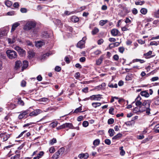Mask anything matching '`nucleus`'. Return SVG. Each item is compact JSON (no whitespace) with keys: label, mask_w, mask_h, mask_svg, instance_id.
<instances>
[{"label":"nucleus","mask_w":159,"mask_h":159,"mask_svg":"<svg viewBox=\"0 0 159 159\" xmlns=\"http://www.w3.org/2000/svg\"><path fill=\"white\" fill-rule=\"evenodd\" d=\"M36 25L35 22L28 21L24 26L23 29L25 31H28L34 28Z\"/></svg>","instance_id":"nucleus-1"},{"label":"nucleus","mask_w":159,"mask_h":159,"mask_svg":"<svg viewBox=\"0 0 159 159\" xmlns=\"http://www.w3.org/2000/svg\"><path fill=\"white\" fill-rule=\"evenodd\" d=\"M6 53L7 57L10 59H13L16 58L17 57L16 52L13 50H8L6 52Z\"/></svg>","instance_id":"nucleus-2"},{"label":"nucleus","mask_w":159,"mask_h":159,"mask_svg":"<svg viewBox=\"0 0 159 159\" xmlns=\"http://www.w3.org/2000/svg\"><path fill=\"white\" fill-rule=\"evenodd\" d=\"M102 95L101 94L93 95L90 96L89 98V99H90L91 100L94 101H100L101 99L102 98Z\"/></svg>","instance_id":"nucleus-3"},{"label":"nucleus","mask_w":159,"mask_h":159,"mask_svg":"<svg viewBox=\"0 0 159 159\" xmlns=\"http://www.w3.org/2000/svg\"><path fill=\"white\" fill-rule=\"evenodd\" d=\"M86 39L85 37L83 38L82 40L80 41L77 44V47L80 48H83L84 47L85 43V41Z\"/></svg>","instance_id":"nucleus-4"},{"label":"nucleus","mask_w":159,"mask_h":159,"mask_svg":"<svg viewBox=\"0 0 159 159\" xmlns=\"http://www.w3.org/2000/svg\"><path fill=\"white\" fill-rule=\"evenodd\" d=\"M42 112V111L41 110L39 109H36L30 113L29 116L32 117L35 116Z\"/></svg>","instance_id":"nucleus-5"},{"label":"nucleus","mask_w":159,"mask_h":159,"mask_svg":"<svg viewBox=\"0 0 159 159\" xmlns=\"http://www.w3.org/2000/svg\"><path fill=\"white\" fill-rule=\"evenodd\" d=\"M29 113V111L26 110L21 111L18 116V118L19 119H21L24 118L25 116Z\"/></svg>","instance_id":"nucleus-6"},{"label":"nucleus","mask_w":159,"mask_h":159,"mask_svg":"<svg viewBox=\"0 0 159 159\" xmlns=\"http://www.w3.org/2000/svg\"><path fill=\"white\" fill-rule=\"evenodd\" d=\"M14 49L18 52L20 55L23 56L25 54V50L18 46H16L14 47Z\"/></svg>","instance_id":"nucleus-7"},{"label":"nucleus","mask_w":159,"mask_h":159,"mask_svg":"<svg viewBox=\"0 0 159 159\" xmlns=\"http://www.w3.org/2000/svg\"><path fill=\"white\" fill-rule=\"evenodd\" d=\"M143 105L145 106V107L147 109L146 113L148 114H149V101L148 100L145 101L143 103Z\"/></svg>","instance_id":"nucleus-8"},{"label":"nucleus","mask_w":159,"mask_h":159,"mask_svg":"<svg viewBox=\"0 0 159 159\" xmlns=\"http://www.w3.org/2000/svg\"><path fill=\"white\" fill-rule=\"evenodd\" d=\"M16 40V37L13 36L11 38H8L7 39V41L10 44H13L15 42Z\"/></svg>","instance_id":"nucleus-9"},{"label":"nucleus","mask_w":159,"mask_h":159,"mask_svg":"<svg viewBox=\"0 0 159 159\" xmlns=\"http://www.w3.org/2000/svg\"><path fill=\"white\" fill-rule=\"evenodd\" d=\"M44 44V43L42 41H39L35 42V46L38 48L41 47Z\"/></svg>","instance_id":"nucleus-10"},{"label":"nucleus","mask_w":159,"mask_h":159,"mask_svg":"<svg viewBox=\"0 0 159 159\" xmlns=\"http://www.w3.org/2000/svg\"><path fill=\"white\" fill-rule=\"evenodd\" d=\"M141 99V98L140 95H139L135 99V101H136L135 103L136 106H139L141 105L142 102L140 101Z\"/></svg>","instance_id":"nucleus-11"},{"label":"nucleus","mask_w":159,"mask_h":159,"mask_svg":"<svg viewBox=\"0 0 159 159\" xmlns=\"http://www.w3.org/2000/svg\"><path fill=\"white\" fill-rule=\"evenodd\" d=\"M20 25V24L18 22H16L13 24L12 26L11 29V32H13Z\"/></svg>","instance_id":"nucleus-12"},{"label":"nucleus","mask_w":159,"mask_h":159,"mask_svg":"<svg viewBox=\"0 0 159 159\" xmlns=\"http://www.w3.org/2000/svg\"><path fill=\"white\" fill-rule=\"evenodd\" d=\"M78 157L80 159H87L89 157L88 154H80L78 156Z\"/></svg>","instance_id":"nucleus-13"},{"label":"nucleus","mask_w":159,"mask_h":159,"mask_svg":"<svg viewBox=\"0 0 159 159\" xmlns=\"http://www.w3.org/2000/svg\"><path fill=\"white\" fill-rule=\"evenodd\" d=\"M104 58V55H102L101 56L99 59L97 60L96 61V64L97 65H99L102 63L103 59Z\"/></svg>","instance_id":"nucleus-14"},{"label":"nucleus","mask_w":159,"mask_h":159,"mask_svg":"<svg viewBox=\"0 0 159 159\" xmlns=\"http://www.w3.org/2000/svg\"><path fill=\"white\" fill-rule=\"evenodd\" d=\"M119 31L116 29H113L111 31V33L113 36H117L118 33Z\"/></svg>","instance_id":"nucleus-15"},{"label":"nucleus","mask_w":159,"mask_h":159,"mask_svg":"<svg viewBox=\"0 0 159 159\" xmlns=\"http://www.w3.org/2000/svg\"><path fill=\"white\" fill-rule=\"evenodd\" d=\"M28 62L27 61H23V65L22 68L21 70L23 71L28 66Z\"/></svg>","instance_id":"nucleus-16"},{"label":"nucleus","mask_w":159,"mask_h":159,"mask_svg":"<svg viewBox=\"0 0 159 159\" xmlns=\"http://www.w3.org/2000/svg\"><path fill=\"white\" fill-rule=\"evenodd\" d=\"M10 137V134H7L6 133H3V141H7Z\"/></svg>","instance_id":"nucleus-17"},{"label":"nucleus","mask_w":159,"mask_h":159,"mask_svg":"<svg viewBox=\"0 0 159 159\" xmlns=\"http://www.w3.org/2000/svg\"><path fill=\"white\" fill-rule=\"evenodd\" d=\"M64 128H69L70 129H71L73 125L71 123H66L63 124Z\"/></svg>","instance_id":"nucleus-18"},{"label":"nucleus","mask_w":159,"mask_h":159,"mask_svg":"<svg viewBox=\"0 0 159 159\" xmlns=\"http://www.w3.org/2000/svg\"><path fill=\"white\" fill-rule=\"evenodd\" d=\"M21 64L20 61H17L16 62L15 68L17 69L20 67V65Z\"/></svg>","instance_id":"nucleus-19"},{"label":"nucleus","mask_w":159,"mask_h":159,"mask_svg":"<svg viewBox=\"0 0 159 159\" xmlns=\"http://www.w3.org/2000/svg\"><path fill=\"white\" fill-rule=\"evenodd\" d=\"M140 94L141 96L145 97H148L149 96V94L148 92L146 91H144L141 92Z\"/></svg>","instance_id":"nucleus-20"},{"label":"nucleus","mask_w":159,"mask_h":159,"mask_svg":"<svg viewBox=\"0 0 159 159\" xmlns=\"http://www.w3.org/2000/svg\"><path fill=\"white\" fill-rule=\"evenodd\" d=\"M28 58L30 59L32 58L34 56V53L32 51H29L28 52Z\"/></svg>","instance_id":"nucleus-21"},{"label":"nucleus","mask_w":159,"mask_h":159,"mask_svg":"<svg viewBox=\"0 0 159 159\" xmlns=\"http://www.w3.org/2000/svg\"><path fill=\"white\" fill-rule=\"evenodd\" d=\"M92 105L94 107L96 108L100 106L101 105V103L100 102H95L92 103Z\"/></svg>","instance_id":"nucleus-22"},{"label":"nucleus","mask_w":159,"mask_h":159,"mask_svg":"<svg viewBox=\"0 0 159 159\" xmlns=\"http://www.w3.org/2000/svg\"><path fill=\"white\" fill-rule=\"evenodd\" d=\"M122 136V134L121 133H119L114 136L112 138V139L117 140L118 139L120 138Z\"/></svg>","instance_id":"nucleus-23"},{"label":"nucleus","mask_w":159,"mask_h":159,"mask_svg":"<svg viewBox=\"0 0 159 159\" xmlns=\"http://www.w3.org/2000/svg\"><path fill=\"white\" fill-rule=\"evenodd\" d=\"M79 20V18L75 16H73L71 17V20L73 22H77Z\"/></svg>","instance_id":"nucleus-24"},{"label":"nucleus","mask_w":159,"mask_h":159,"mask_svg":"<svg viewBox=\"0 0 159 159\" xmlns=\"http://www.w3.org/2000/svg\"><path fill=\"white\" fill-rule=\"evenodd\" d=\"M65 150V149L63 147H62L59 149L57 152L59 154V155H62L64 153V151Z\"/></svg>","instance_id":"nucleus-25"},{"label":"nucleus","mask_w":159,"mask_h":159,"mask_svg":"<svg viewBox=\"0 0 159 159\" xmlns=\"http://www.w3.org/2000/svg\"><path fill=\"white\" fill-rule=\"evenodd\" d=\"M82 110V107L80 106L78 108H77L73 112V113H77L79 112H82V111H81Z\"/></svg>","instance_id":"nucleus-26"},{"label":"nucleus","mask_w":159,"mask_h":159,"mask_svg":"<svg viewBox=\"0 0 159 159\" xmlns=\"http://www.w3.org/2000/svg\"><path fill=\"white\" fill-rule=\"evenodd\" d=\"M99 32V29L96 27L94 28L92 32V33L93 35H95Z\"/></svg>","instance_id":"nucleus-27"},{"label":"nucleus","mask_w":159,"mask_h":159,"mask_svg":"<svg viewBox=\"0 0 159 159\" xmlns=\"http://www.w3.org/2000/svg\"><path fill=\"white\" fill-rule=\"evenodd\" d=\"M100 141L99 139H97L94 140L93 144L94 146H98L100 143Z\"/></svg>","instance_id":"nucleus-28"},{"label":"nucleus","mask_w":159,"mask_h":159,"mask_svg":"<svg viewBox=\"0 0 159 159\" xmlns=\"http://www.w3.org/2000/svg\"><path fill=\"white\" fill-rule=\"evenodd\" d=\"M59 154L56 152L52 156V158L53 159H57L59 155Z\"/></svg>","instance_id":"nucleus-29"},{"label":"nucleus","mask_w":159,"mask_h":159,"mask_svg":"<svg viewBox=\"0 0 159 159\" xmlns=\"http://www.w3.org/2000/svg\"><path fill=\"white\" fill-rule=\"evenodd\" d=\"M108 133L110 134V136L112 137L114 135L115 132L113 129H110L108 130Z\"/></svg>","instance_id":"nucleus-30"},{"label":"nucleus","mask_w":159,"mask_h":159,"mask_svg":"<svg viewBox=\"0 0 159 159\" xmlns=\"http://www.w3.org/2000/svg\"><path fill=\"white\" fill-rule=\"evenodd\" d=\"M107 22V20H101L99 22V25L102 26H103Z\"/></svg>","instance_id":"nucleus-31"},{"label":"nucleus","mask_w":159,"mask_h":159,"mask_svg":"<svg viewBox=\"0 0 159 159\" xmlns=\"http://www.w3.org/2000/svg\"><path fill=\"white\" fill-rule=\"evenodd\" d=\"M140 11L142 14L145 15L147 12V10L145 8H143L141 9Z\"/></svg>","instance_id":"nucleus-32"},{"label":"nucleus","mask_w":159,"mask_h":159,"mask_svg":"<svg viewBox=\"0 0 159 159\" xmlns=\"http://www.w3.org/2000/svg\"><path fill=\"white\" fill-rule=\"evenodd\" d=\"M133 61L134 62H135L139 61L141 63H144L145 61L143 60H141V59H136L133 60Z\"/></svg>","instance_id":"nucleus-33"},{"label":"nucleus","mask_w":159,"mask_h":159,"mask_svg":"<svg viewBox=\"0 0 159 159\" xmlns=\"http://www.w3.org/2000/svg\"><path fill=\"white\" fill-rule=\"evenodd\" d=\"M18 104L21 105L23 106L24 105V102L21 100V98H19L18 99Z\"/></svg>","instance_id":"nucleus-34"},{"label":"nucleus","mask_w":159,"mask_h":159,"mask_svg":"<svg viewBox=\"0 0 159 159\" xmlns=\"http://www.w3.org/2000/svg\"><path fill=\"white\" fill-rule=\"evenodd\" d=\"M5 5L8 7H10L12 4V2L9 0H7L5 2Z\"/></svg>","instance_id":"nucleus-35"},{"label":"nucleus","mask_w":159,"mask_h":159,"mask_svg":"<svg viewBox=\"0 0 159 159\" xmlns=\"http://www.w3.org/2000/svg\"><path fill=\"white\" fill-rule=\"evenodd\" d=\"M58 124V122L57 121H55L51 123L50 125L52 128H55L56 127Z\"/></svg>","instance_id":"nucleus-36"},{"label":"nucleus","mask_w":159,"mask_h":159,"mask_svg":"<svg viewBox=\"0 0 159 159\" xmlns=\"http://www.w3.org/2000/svg\"><path fill=\"white\" fill-rule=\"evenodd\" d=\"M108 86L111 88H117V84H115L114 85L112 84H109L108 85Z\"/></svg>","instance_id":"nucleus-37"},{"label":"nucleus","mask_w":159,"mask_h":159,"mask_svg":"<svg viewBox=\"0 0 159 159\" xmlns=\"http://www.w3.org/2000/svg\"><path fill=\"white\" fill-rule=\"evenodd\" d=\"M56 142L57 140L55 138H53L52 139L50 140V143L52 145H53L54 143Z\"/></svg>","instance_id":"nucleus-38"},{"label":"nucleus","mask_w":159,"mask_h":159,"mask_svg":"<svg viewBox=\"0 0 159 159\" xmlns=\"http://www.w3.org/2000/svg\"><path fill=\"white\" fill-rule=\"evenodd\" d=\"M89 124V123L88 122L86 121H84L82 123L83 126L84 127H87L88 126Z\"/></svg>","instance_id":"nucleus-39"},{"label":"nucleus","mask_w":159,"mask_h":159,"mask_svg":"<svg viewBox=\"0 0 159 159\" xmlns=\"http://www.w3.org/2000/svg\"><path fill=\"white\" fill-rule=\"evenodd\" d=\"M114 122V120L112 118H110L108 120V124H112Z\"/></svg>","instance_id":"nucleus-40"},{"label":"nucleus","mask_w":159,"mask_h":159,"mask_svg":"<svg viewBox=\"0 0 159 159\" xmlns=\"http://www.w3.org/2000/svg\"><path fill=\"white\" fill-rule=\"evenodd\" d=\"M144 3V2L143 1L137 2H135V4L137 5H143Z\"/></svg>","instance_id":"nucleus-41"},{"label":"nucleus","mask_w":159,"mask_h":159,"mask_svg":"<svg viewBox=\"0 0 159 159\" xmlns=\"http://www.w3.org/2000/svg\"><path fill=\"white\" fill-rule=\"evenodd\" d=\"M125 48L123 47H120L119 48V51L121 53H123V52Z\"/></svg>","instance_id":"nucleus-42"},{"label":"nucleus","mask_w":159,"mask_h":159,"mask_svg":"<svg viewBox=\"0 0 159 159\" xmlns=\"http://www.w3.org/2000/svg\"><path fill=\"white\" fill-rule=\"evenodd\" d=\"M105 143L108 145H109L111 143V142L109 139H106L105 140Z\"/></svg>","instance_id":"nucleus-43"},{"label":"nucleus","mask_w":159,"mask_h":159,"mask_svg":"<svg viewBox=\"0 0 159 159\" xmlns=\"http://www.w3.org/2000/svg\"><path fill=\"white\" fill-rule=\"evenodd\" d=\"M55 71H57L59 72L61 70V68L59 66H57L55 67Z\"/></svg>","instance_id":"nucleus-44"},{"label":"nucleus","mask_w":159,"mask_h":159,"mask_svg":"<svg viewBox=\"0 0 159 159\" xmlns=\"http://www.w3.org/2000/svg\"><path fill=\"white\" fill-rule=\"evenodd\" d=\"M44 154V152L43 151H41L38 154L37 156L39 157V158H41L43 156Z\"/></svg>","instance_id":"nucleus-45"},{"label":"nucleus","mask_w":159,"mask_h":159,"mask_svg":"<svg viewBox=\"0 0 159 159\" xmlns=\"http://www.w3.org/2000/svg\"><path fill=\"white\" fill-rule=\"evenodd\" d=\"M15 14V12L14 11H9L7 13V14L9 16H13Z\"/></svg>","instance_id":"nucleus-46"},{"label":"nucleus","mask_w":159,"mask_h":159,"mask_svg":"<svg viewBox=\"0 0 159 159\" xmlns=\"http://www.w3.org/2000/svg\"><path fill=\"white\" fill-rule=\"evenodd\" d=\"M43 36L45 38H48L49 37V35L47 32H45L43 34Z\"/></svg>","instance_id":"nucleus-47"},{"label":"nucleus","mask_w":159,"mask_h":159,"mask_svg":"<svg viewBox=\"0 0 159 159\" xmlns=\"http://www.w3.org/2000/svg\"><path fill=\"white\" fill-rule=\"evenodd\" d=\"M101 53V52L98 50H97L94 52V53L95 55H98L100 54Z\"/></svg>","instance_id":"nucleus-48"},{"label":"nucleus","mask_w":159,"mask_h":159,"mask_svg":"<svg viewBox=\"0 0 159 159\" xmlns=\"http://www.w3.org/2000/svg\"><path fill=\"white\" fill-rule=\"evenodd\" d=\"M154 16L157 18H159V10H157L154 13Z\"/></svg>","instance_id":"nucleus-49"},{"label":"nucleus","mask_w":159,"mask_h":159,"mask_svg":"<svg viewBox=\"0 0 159 159\" xmlns=\"http://www.w3.org/2000/svg\"><path fill=\"white\" fill-rule=\"evenodd\" d=\"M104 41L102 39H100L98 41V45H101L103 43Z\"/></svg>","instance_id":"nucleus-50"},{"label":"nucleus","mask_w":159,"mask_h":159,"mask_svg":"<svg viewBox=\"0 0 159 159\" xmlns=\"http://www.w3.org/2000/svg\"><path fill=\"white\" fill-rule=\"evenodd\" d=\"M50 152L51 153H53L55 151V149L53 147H51L49 149Z\"/></svg>","instance_id":"nucleus-51"},{"label":"nucleus","mask_w":159,"mask_h":159,"mask_svg":"<svg viewBox=\"0 0 159 159\" xmlns=\"http://www.w3.org/2000/svg\"><path fill=\"white\" fill-rule=\"evenodd\" d=\"M14 7L15 8H18L19 6V4L17 2H16L14 3L13 5Z\"/></svg>","instance_id":"nucleus-52"},{"label":"nucleus","mask_w":159,"mask_h":159,"mask_svg":"<svg viewBox=\"0 0 159 159\" xmlns=\"http://www.w3.org/2000/svg\"><path fill=\"white\" fill-rule=\"evenodd\" d=\"M114 109L112 107H111L109 110V113L111 115H114L113 112L114 111Z\"/></svg>","instance_id":"nucleus-53"},{"label":"nucleus","mask_w":159,"mask_h":159,"mask_svg":"<svg viewBox=\"0 0 159 159\" xmlns=\"http://www.w3.org/2000/svg\"><path fill=\"white\" fill-rule=\"evenodd\" d=\"M80 74L79 72H77L75 74V78L77 79H78V78L80 77Z\"/></svg>","instance_id":"nucleus-54"},{"label":"nucleus","mask_w":159,"mask_h":159,"mask_svg":"<svg viewBox=\"0 0 159 159\" xmlns=\"http://www.w3.org/2000/svg\"><path fill=\"white\" fill-rule=\"evenodd\" d=\"M132 13L134 15H136L138 13V11L136 8H134L132 10Z\"/></svg>","instance_id":"nucleus-55"},{"label":"nucleus","mask_w":159,"mask_h":159,"mask_svg":"<svg viewBox=\"0 0 159 159\" xmlns=\"http://www.w3.org/2000/svg\"><path fill=\"white\" fill-rule=\"evenodd\" d=\"M82 92L85 93H87L88 92V88L87 87H86L85 88L83 89L82 90Z\"/></svg>","instance_id":"nucleus-56"},{"label":"nucleus","mask_w":159,"mask_h":159,"mask_svg":"<svg viewBox=\"0 0 159 159\" xmlns=\"http://www.w3.org/2000/svg\"><path fill=\"white\" fill-rule=\"evenodd\" d=\"M113 58L115 60L117 61L119 59V56L117 55L116 54L113 56Z\"/></svg>","instance_id":"nucleus-57"},{"label":"nucleus","mask_w":159,"mask_h":159,"mask_svg":"<svg viewBox=\"0 0 159 159\" xmlns=\"http://www.w3.org/2000/svg\"><path fill=\"white\" fill-rule=\"evenodd\" d=\"M26 82L24 80H23L21 83V85L22 87H25L26 85Z\"/></svg>","instance_id":"nucleus-58"},{"label":"nucleus","mask_w":159,"mask_h":159,"mask_svg":"<svg viewBox=\"0 0 159 159\" xmlns=\"http://www.w3.org/2000/svg\"><path fill=\"white\" fill-rule=\"evenodd\" d=\"M20 11L22 13H26L27 12V9L24 8H21Z\"/></svg>","instance_id":"nucleus-59"},{"label":"nucleus","mask_w":159,"mask_h":159,"mask_svg":"<svg viewBox=\"0 0 159 159\" xmlns=\"http://www.w3.org/2000/svg\"><path fill=\"white\" fill-rule=\"evenodd\" d=\"M49 55V54L48 53H47L46 54H43L42 57V59H44L46 58Z\"/></svg>","instance_id":"nucleus-60"},{"label":"nucleus","mask_w":159,"mask_h":159,"mask_svg":"<svg viewBox=\"0 0 159 159\" xmlns=\"http://www.w3.org/2000/svg\"><path fill=\"white\" fill-rule=\"evenodd\" d=\"M83 119V117L82 116H79L77 118V120L79 121L82 120Z\"/></svg>","instance_id":"nucleus-61"},{"label":"nucleus","mask_w":159,"mask_h":159,"mask_svg":"<svg viewBox=\"0 0 159 159\" xmlns=\"http://www.w3.org/2000/svg\"><path fill=\"white\" fill-rule=\"evenodd\" d=\"M37 79L39 81H41L42 80V77L41 75H39L37 77Z\"/></svg>","instance_id":"nucleus-62"},{"label":"nucleus","mask_w":159,"mask_h":159,"mask_svg":"<svg viewBox=\"0 0 159 159\" xmlns=\"http://www.w3.org/2000/svg\"><path fill=\"white\" fill-rule=\"evenodd\" d=\"M158 79V77H155L152 78L151 80L152 81H154L157 80Z\"/></svg>","instance_id":"nucleus-63"},{"label":"nucleus","mask_w":159,"mask_h":159,"mask_svg":"<svg viewBox=\"0 0 159 159\" xmlns=\"http://www.w3.org/2000/svg\"><path fill=\"white\" fill-rule=\"evenodd\" d=\"M65 61L67 63H69L70 62L69 58L67 57H65Z\"/></svg>","instance_id":"nucleus-64"}]
</instances>
